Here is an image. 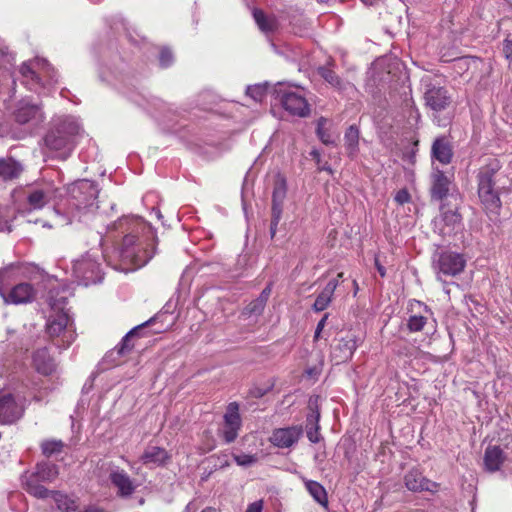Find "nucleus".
<instances>
[{
  "instance_id": "11",
  "label": "nucleus",
  "mask_w": 512,
  "mask_h": 512,
  "mask_svg": "<svg viewBox=\"0 0 512 512\" xmlns=\"http://www.w3.org/2000/svg\"><path fill=\"white\" fill-rule=\"evenodd\" d=\"M0 297L7 305H21L32 303L37 297V289L29 282H19L9 291L0 292Z\"/></svg>"
},
{
  "instance_id": "44",
  "label": "nucleus",
  "mask_w": 512,
  "mask_h": 512,
  "mask_svg": "<svg viewBox=\"0 0 512 512\" xmlns=\"http://www.w3.org/2000/svg\"><path fill=\"white\" fill-rule=\"evenodd\" d=\"M265 303H263L262 299H255L251 301L244 309V314L246 315H259L262 313L265 307Z\"/></svg>"
},
{
  "instance_id": "54",
  "label": "nucleus",
  "mask_w": 512,
  "mask_h": 512,
  "mask_svg": "<svg viewBox=\"0 0 512 512\" xmlns=\"http://www.w3.org/2000/svg\"><path fill=\"white\" fill-rule=\"evenodd\" d=\"M375 265H376V268H377V271L378 273L380 274L381 277H385L386 276V270L384 268V266H382L377 259H375Z\"/></svg>"
},
{
  "instance_id": "57",
  "label": "nucleus",
  "mask_w": 512,
  "mask_h": 512,
  "mask_svg": "<svg viewBox=\"0 0 512 512\" xmlns=\"http://www.w3.org/2000/svg\"><path fill=\"white\" fill-rule=\"evenodd\" d=\"M121 459L129 466V468L131 470H134L136 469L135 465H136V462H132L130 461L127 457L125 456H121Z\"/></svg>"
},
{
  "instance_id": "59",
  "label": "nucleus",
  "mask_w": 512,
  "mask_h": 512,
  "mask_svg": "<svg viewBox=\"0 0 512 512\" xmlns=\"http://www.w3.org/2000/svg\"><path fill=\"white\" fill-rule=\"evenodd\" d=\"M197 509L196 505L194 502H189L185 508V511L186 512H195Z\"/></svg>"
},
{
  "instance_id": "17",
  "label": "nucleus",
  "mask_w": 512,
  "mask_h": 512,
  "mask_svg": "<svg viewBox=\"0 0 512 512\" xmlns=\"http://www.w3.org/2000/svg\"><path fill=\"white\" fill-rule=\"evenodd\" d=\"M360 339L353 332H347L332 347L331 356L338 364L350 360L359 345Z\"/></svg>"
},
{
  "instance_id": "9",
  "label": "nucleus",
  "mask_w": 512,
  "mask_h": 512,
  "mask_svg": "<svg viewBox=\"0 0 512 512\" xmlns=\"http://www.w3.org/2000/svg\"><path fill=\"white\" fill-rule=\"evenodd\" d=\"M432 263L437 279L443 280V276L454 277L463 272L466 259L460 253L443 250L433 254Z\"/></svg>"
},
{
  "instance_id": "61",
  "label": "nucleus",
  "mask_w": 512,
  "mask_h": 512,
  "mask_svg": "<svg viewBox=\"0 0 512 512\" xmlns=\"http://www.w3.org/2000/svg\"><path fill=\"white\" fill-rule=\"evenodd\" d=\"M343 276H344L343 272H340L337 274V277L335 279L338 280V284L340 283V281L343 280Z\"/></svg>"
},
{
  "instance_id": "32",
  "label": "nucleus",
  "mask_w": 512,
  "mask_h": 512,
  "mask_svg": "<svg viewBox=\"0 0 512 512\" xmlns=\"http://www.w3.org/2000/svg\"><path fill=\"white\" fill-rule=\"evenodd\" d=\"M154 322V318H151L150 320H148L147 322L143 323L142 325H139L135 328H133L130 332H128L124 338L122 339L121 343L119 344V346H117L113 351H111L108 355H107V358H110V357H113L114 354L116 353L117 355L121 356V355H124L127 351H129L131 348H132V344H130V338L135 335V334H139L142 332V330L144 329V327L146 326H149L151 323Z\"/></svg>"
},
{
  "instance_id": "25",
  "label": "nucleus",
  "mask_w": 512,
  "mask_h": 512,
  "mask_svg": "<svg viewBox=\"0 0 512 512\" xmlns=\"http://www.w3.org/2000/svg\"><path fill=\"white\" fill-rule=\"evenodd\" d=\"M505 459L506 456L500 446L489 445L484 452V467L489 472H496L501 468Z\"/></svg>"
},
{
  "instance_id": "46",
  "label": "nucleus",
  "mask_w": 512,
  "mask_h": 512,
  "mask_svg": "<svg viewBox=\"0 0 512 512\" xmlns=\"http://www.w3.org/2000/svg\"><path fill=\"white\" fill-rule=\"evenodd\" d=\"M234 461L239 466L243 467H249L256 463L257 457L255 455L250 454H239V455H233Z\"/></svg>"
},
{
  "instance_id": "40",
  "label": "nucleus",
  "mask_w": 512,
  "mask_h": 512,
  "mask_svg": "<svg viewBox=\"0 0 512 512\" xmlns=\"http://www.w3.org/2000/svg\"><path fill=\"white\" fill-rule=\"evenodd\" d=\"M216 95L211 91H203L197 95L195 106L202 110H210L216 103Z\"/></svg>"
},
{
  "instance_id": "13",
  "label": "nucleus",
  "mask_w": 512,
  "mask_h": 512,
  "mask_svg": "<svg viewBox=\"0 0 512 512\" xmlns=\"http://www.w3.org/2000/svg\"><path fill=\"white\" fill-rule=\"evenodd\" d=\"M13 116L15 121L19 124H31L36 126L44 121V113L41 107L36 103H32L27 98L17 102Z\"/></svg>"
},
{
  "instance_id": "60",
  "label": "nucleus",
  "mask_w": 512,
  "mask_h": 512,
  "mask_svg": "<svg viewBox=\"0 0 512 512\" xmlns=\"http://www.w3.org/2000/svg\"><path fill=\"white\" fill-rule=\"evenodd\" d=\"M201 512H218L217 509L213 508V507H207L205 509H203Z\"/></svg>"
},
{
  "instance_id": "53",
  "label": "nucleus",
  "mask_w": 512,
  "mask_h": 512,
  "mask_svg": "<svg viewBox=\"0 0 512 512\" xmlns=\"http://www.w3.org/2000/svg\"><path fill=\"white\" fill-rule=\"evenodd\" d=\"M270 287H266L262 292L261 294L259 295V297L257 299H262L263 300V303L266 304L267 300H268V297L270 295Z\"/></svg>"
},
{
  "instance_id": "6",
  "label": "nucleus",
  "mask_w": 512,
  "mask_h": 512,
  "mask_svg": "<svg viewBox=\"0 0 512 512\" xmlns=\"http://www.w3.org/2000/svg\"><path fill=\"white\" fill-rule=\"evenodd\" d=\"M502 165L496 158H489L478 172V194L485 208L491 212L498 213L501 207V200L494 189V176L501 169Z\"/></svg>"
},
{
  "instance_id": "45",
  "label": "nucleus",
  "mask_w": 512,
  "mask_h": 512,
  "mask_svg": "<svg viewBox=\"0 0 512 512\" xmlns=\"http://www.w3.org/2000/svg\"><path fill=\"white\" fill-rule=\"evenodd\" d=\"M319 72L320 75L325 79V81H327L330 85L337 87L339 89L342 88L341 80L332 70L327 68H321Z\"/></svg>"
},
{
  "instance_id": "31",
  "label": "nucleus",
  "mask_w": 512,
  "mask_h": 512,
  "mask_svg": "<svg viewBox=\"0 0 512 512\" xmlns=\"http://www.w3.org/2000/svg\"><path fill=\"white\" fill-rule=\"evenodd\" d=\"M360 131L356 125H351L344 135V146L348 156L354 159L359 153Z\"/></svg>"
},
{
  "instance_id": "18",
  "label": "nucleus",
  "mask_w": 512,
  "mask_h": 512,
  "mask_svg": "<svg viewBox=\"0 0 512 512\" xmlns=\"http://www.w3.org/2000/svg\"><path fill=\"white\" fill-rule=\"evenodd\" d=\"M170 461L171 454L165 448L155 445H148L138 459L148 469L164 467Z\"/></svg>"
},
{
  "instance_id": "1",
  "label": "nucleus",
  "mask_w": 512,
  "mask_h": 512,
  "mask_svg": "<svg viewBox=\"0 0 512 512\" xmlns=\"http://www.w3.org/2000/svg\"><path fill=\"white\" fill-rule=\"evenodd\" d=\"M124 234L117 253L122 262L116 269L128 272L146 265L155 254L154 234L150 225L140 217H123L109 228Z\"/></svg>"
},
{
  "instance_id": "36",
  "label": "nucleus",
  "mask_w": 512,
  "mask_h": 512,
  "mask_svg": "<svg viewBox=\"0 0 512 512\" xmlns=\"http://www.w3.org/2000/svg\"><path fill=\"white\" fill-rule=\"evenodd\" d=\"M20 274V266L11 264L0 270V292L7 291V287L17 280Z\"/></svg>"
},
{
  "instance_id": "33",
  "label": "nucleus",
  "mask_w": 512,
  "mask_h": 512,
  "mask_svg": "<svg viewBox=\"0 0 512 512\" xmlns=\"http://www.w3.org/2000/svg\"><path fill=\"white\" fill-rule=\"evenodd\" d=\"M50 496L55 501L57 509L61 512H75L78 509L77 499L61 491H51Z\"/></svg>"
},
{
  "instance_id": "43",
  "label": "nucleus",
  "mask_w": 512,
  "mask_h": 512,
  "mask_svg": "<svg viewBox=\"0 0 512 512\" xmlns=\"http://www.w3.org/2000/svg\"><path fill=\"white\" fill-rule=\"evenodd\" d=\"M62 447L63 443L61 441L56 440L45 441L41 445L42 453L47 457H50L53 454L61 452Z\"/></svg>"
},
{
  "instance_id": "21",
  "label": "nucleus",
  "mask_w": 512,
  "mask_h": 512,
  "mask_svg": "<svg viewBox=\"0 0 512 512\" xmlns=\"http://www.w3.org/2000/svg\"><path fill=\"white\" fill-rule=\"evenodd\" d=\"M303 430L301 426L275 429L270 437L271 443L279 448H289L298 442Z\"/></svg>"
},
{
  "instance_id": "55",
  "label": "nucleus",
  "mask_w": 512,
  "mask_h": 512,
  "mask_svg": "<svg viewBox=\"0 0 512 512\" xmlns=\"http://www.w3.org/2000/svg\"><path fill=\"white\" fill-rule=\"evenodd\" d=\"M310 155L312 156V158L316 161L317 164L320 163L321 161V155H320V152L317 150V149H313L311 152H310Z\"/></svg>"
},
{
  "instance_id": "38",
  "label": "nucleus",
  "mask_w": 512,
  "mask_h": 512,
  "mask_svg": "<svg viewBox=\"0 0 512 512\" xmlns=\"http://www.w3.org/2000/svg\"><path fill=\"white\" fill-rule=\"evenodd\" d=\"M328 119L321 117L317 121L316 133L321 142L325 145L335 144V135L330 131L328 127Z\"/></svg>"
},
{
  "instance_id": "49",
  "label": "nucleus",
  "mask_w": 512,
  "mask_h": 512,
  "mask_svg": "<svg viewBox=\"0 0 512 512\" xmlns=\"http://www.w3.org/2000/svg\"><path fill=\"white\" fill-rule=\"evenodd\" d=\"M503 52L505 57L509 60L510 67L512 68V41L505 40L503 44Z\"/></svg>"
},
{
  "instance_id": "5",
  "label": "nucleus",
  "mask_w": 512,
  "mask_h": 512,
  "mask_svg": "<svg viewBox=\"0 0 512 512\" xmlns=\"http://www.w3.org/2000/svg\"><path fill=\"white\" fill-rule=\"evenodd\" d=\"M21 83L29 90L42 93L46 85L57 83V73L43 58H34L23 62L19 68Z\"/></svg>"
},
{
  "instance_id": "27",
  "label": "nucleus",
  "mask_w": 512,
  "mask_h": 512,
  "mask_svg": "<svg viewBox=\"0 0 512 512\" xmlns=\"http://www.w3.org/2000/svg\"><path fill=\"white\" fill-rule=\"evenodd\" d=\"M415 305L422 309L418 314L410 315L407 320V328L410 332H419L429 325V318L432 316L431 310L423 305L421 302L416 301Z\"/></svg>"
},
{
  "instance_id": "10",
  "label": "nucleus",
  "mask_w": 512,
  "mask_h": 512,
  "mask_svg": "<svg viewBox=\"0 0 512 512\" xmlns=\"http://www.w3.org/2000/svg\"><path fill=\"white\" fill-rule=\"evenodd\" d=\"M73 274L78 283L84 286L97 284L103 279L97 256L91 253H87L73 263Z\"/></svg>"
},
{
  "instance_id": "37",
  "label": "nucleus",
  "mask_w": 512,
  "mask_h": 512,
  "mask_svg": "<svg viewBox=\"0 0 512 512\" xmlns=\"http://www.w3.org/2000/svg\"><path fill=\"white\" fill-rule=\"evenodd\" d=\"M34 472L40 477L42 482L47 483L54 481L59 474L57 466L50 462L38 463Z\"/></svg>"
},
{
  "instance_id": "58",
  "label": "nucleus",
  "mask_w": 512,
  "mask_h": 512,
  "mask_svg": "<svg viewBox=\"0 0 512 512\" xmlns=\"http://www.w3.org/2000/svg\"><path fill=\"white\" fill-rule=\"evenodd\" d=\"M317 165H318V170L326 171L329 174H332V169H331V167L327 163H325L324 165H320V163H319Z\"/></svg>"
},
{
  "instance_id": "26",
  "label": "nucleus",
  "mask_w": 512,
  "mask_h": 512,
  "mask_svg": "<svg viewBox=\"0 0 512 512\" xmlns=\"http://www.w3.org/2000/svg\"><path fill=\"white\" fill-rule=\"evenodd\" d=\"M432 198L442 200L449 192L450 179L438 168H434L432 172Z\"/></svg>"
},
{
  "instance_id": "15",
  "label": "nucleus",
  "mask_w": 512,
  "mask_h": 512,
  "mask_svg": "<svg viewBox=\"0 0 512 512\" xmlns=\"http://www.w3.org/2000/svg\"><path fill=\"white\" fill-rule=\"evenodd\" d=\"M223 419L224 423L221 435L224 441L230 444L237 439L242 426L239 404L237 402H231L227 405Z\"/></svg>"
},
{
  "instance_id": "63",
  "label": "nucleus",
  "mask_w": 512,
  "mask_h": 512,
  "mask_svg": "<svg viewBox=\"0 0 512 512\" xmlns=\"http://www.w3.org/2000/svg\"><path fill=\"white\" fill-rule=\"evenodd\" d=\"M256 397H261L265 394V391L257 390V393H253Z\"/></svg>"
},
{
  "instance_id": "7",
  "label": "nucleus",
  "mask_w": 512,
  "mask_h": 512,
  "mask_svg": "<svg viewBox=\"0 0 512 512\" xmlns=\"http://www.w3.org/2000/svg\"><path fill=\"white\" fill-rule=\"evenodd\" d=\"M25 199L18 208V213L28 216L31 212L43 209L48 203L53 205L59 199V188L53 182L44 181L28 187Z\"/></svg>"
},
{
  "instance_id": "29",
  "label": "nucleus",
  "mask_w": 512,
  "mask_h": 512,
  "mask_svg": "<svg viewBox=\"0 0 512 512\" xmlns=\"http://www.w3.org/2000/svg\"><path fill=\"white\" fill-rule=\"evenodd\" d=\"M33 364L37 372L43 375H50L56 367L46 348L39 349L34 353Z\"/></svg>"
},
{
  "instance_id": "16",
  "label": "nucleus",
  "mask_w": 512,
  "mask_h": 512,
  "mask_svg": "<svg viewBox=\"0 0 512 512\" xmlns=\"http://www.w3.org/2000/svg\"><path fill=\"white\" fill-rule=\"evenodd\" d=\"M424 100L425 104L435 112L445 110L451 103L447 89L432 82L425 84Z\"/></svg>"
},
{
  "instance_id": "56",
  "label": "nucleus",
  "mask_w": 512,
  "mask_h": 512,
  "mask_svg": "<svg viewBox=\"0 0 512 512\" xmlns=\"http://www.w3.org/2000/svg\"><path fill=\"white\" fill-rule=\"evenodd\" d=\"M156 103L155 105H160L162 109L167 110L168 112L172 111V108L170 105H167L166 103L162 102L159 99H153Z\"/></svg>"
},
{
  "instance_id": "34",
  "label": "nucleus",
  "mask_w": 512,
  "mask_h": 512,
  "mask_svg": "<svg viewBox=\"0 0 512 512\" xmlns=\"http://www.w3.org/2000/svg\"><path fill=\"white\" fill-rule=\"evenodd\" d=\"M305 487L312 498L324 508L328 507V497L325 488L317 481L306 480Z\"/></svg>"
},
{
  "instance_id": "39",
  "label": "nucleus",
  "mask_w": 512,
  "mask_h": 512,
  "mask_svg": "<svg viewBox=\"0 0 512 512\" xmlns=\"http://www.w3.org/2000/svg\"><path fill=\"white\" fill-rule=\"evenodd\" d=\"M253 17L259 29L265 33L272 32L277 26L276 20L266 16L261 10L255 9Z\"/></svg>"
},
{
  "instance_id": "52",
  "label": "nucleus",
  "mask_w": 512,
  "mask_h": 512,
  "mask_svg": "<svg viewBox=\"0 0 512 512\" xmlns=\"http://www.w3.org/2000/svg\"><path fill=\"white\" fill-rule=\"evenodd\" d=\"M130 99L135 102L139 106H144V103L142 100H146V98L143 95L140 94H132L129 96Z\"/></svg>"
},
{
  "instance_id": "41",
  "label": "nucleus",
  "mask_w": 512,
  "mask_h": 512,
  "mask_svg": "<svg viewBox=\"0 0 512 512\" xmlns=\"http://www.w3.org/2000/svg\"><path fill=\"white\" fill-rule=\"evenodd\" d=\"M268 86L269 84L267 82L248 86L246 94L254 101L262 102L267 94Z\"/></svg>"
},
{
  "instance_id": "42",
  "label": "nucleus",
  "mask_w": 512,
  "mask_h": 512,
  "mask_svg": "<svg viewBox=\"0 0 512 512\" xmlns=\"http://www.w3.org/2000/svg\"><path fill=\"white\" fill-rule=\"evenodd\" d=\"M14 62V56L9 52L6 45L0 41V73L8 71Z\"/></svg>"
},
{
  "instance_id": "64",
  "label": "nucleus",
  "mask_w": 512,
  "mask_h": 512,
  "mask_svg": "<svg viewBox=\"0 0 512 512\" xmlns=\"http://www.w3.org/2000/svg\"><path fill=\"white\" fill-rule=\"evenodd\" d=\"M99 76H100L101 80L106 81V82H110V79L108 77H105L102 72L100 73Z\"/></svg>"
},
{
  "instance_id": "22",
  "label": "nucleus",
  "mask_w": 512,
  "mask_h": 512,
  "mask_svg": "<svg viewBox=\"0 0 512 512\" xmlns=\"http://www.w3.org/2000/svg\"><path fill=\"white\" fill-rule=\"evenodd\" d=\"M318 400V396L311 397L309 399V408L311 410V413L307 416L306 420L307 438L312 443H318L320 441V412L318 410Z\"/></svg>"
},
{
  "instance_id": "35",
  "label": "nucleus",
  "mask_w": 512,
  "mask_h": 512,
  "mask_svg": "<svg viewBox=\"0 0 512 512\" xmlns=\"http://www.w3.org/2000/svg\"><path fill=\"white\" fill-rule=\"evenodd\" d=\"M21 171V165L11 158L0 161V177L4 180L17 178Z\"/></svg>"
},
{
  "instance_id": "12",
  "label": "nucleus",
  "mask_w": 512,
  "mask_h": 512,
  "mask_svg": "<svg viewBox=\"0 0 512 512\" xmlns=\"http://www.w3.org/2000/svg\"><path fill=\"white\" fill-rule=\"evenodd\" d=\"M287 194L286 180L278 176L275 180L273 193H272V211H271V225L270 234L273 238L277 231V226L282 218L283 205Z\"/></svg>"
},
{
  "instance_id": "24",
  "label": "nucleus",
  "mask_w": 512,
  "mask_h": 512,
  "mask_svg": "<svg viewBox=\"0 0 512 512\" xmlns=\"http://www.w3.org/2000/svg\"><path fill=\"white\" fill-rule=\"evenodd\" d=\"M25 490L38 499H45L50 496V490L45 488L41 483L40 477L35 472L25 473L22 476Z\"/></svg>"
},
{
  "instance_id": "47",
  "label": "nucleus",
  "mask_w": 512,
  "mask_h": 512,
  "mask_svg": "<svg viewBox=\"0 0 512 512\" xmlns=\"http://www.w3.org/2000/svg\"><path fill=\"white\" fill-rule=\"evenodd\" d=\"M173 54L168 48H162L159 54V63L163 68L169 67L173 63Z\"/></svg>"
},
{
  "instance_id": "8",
  "label": "nucleus",
  "mask_w": 512,
  "mask_h": 512,
  "mask_svg": "<svg viewBox=\"0 0 512 512\" xmlns=\"http://www.w3.org/2000/svg\"><path fill=\"white\" fill-rule=\"evenodd\" d=\"M274 93L282 107L292 116L307 117L310 114V105L305 97L304 90L293 91L284 83L279 82L274 86Z\"/></svg>"
},
{
  "instance_id": "19",
  "label": "nucleus",
  "mask_w": 512,
  "mask_h": 512,
  "mask_svg": "<svg viewBox=\"0 0 512 512\" xmlns=\"http://www.w3.org/2000/svg\"><path fill=\"white\" fill-rule=\"evenodd\" d=\"M109 480L122 497L131 496L137 487L129 474L124 469L115 465L109 466Z\"/></svg>"
},
{
  "instance_id": "62",
  "label": "nucleus",
  "mask_w": 512,
  "mask_h": 512,
  "mask_svg": "<svg viewBox=\"0 0 512 512\" xmlns=\"http://www.w3.org/2000/svg\"><path fill=\"white\" fill-rule=\"evenodd\" d=\"M353 288H354V294L356 295V294H357V292H358V289H359V288H358V284H357V281H356V280H354V281H353Z\"/></svg>"
},
{
  "instance_id": "4",
  "label": "nucleus",
  "mask_w": 512,
  "mask_h": 512,
  "mask_svg": "<svg viewBox=\"0 0 512 512\" xmlns=\"http://www.w3.org/2000/svg\"><path fill=\"white\" fill-rule=\"evenodd\" d=\"M81 132V126L77 119L66 117L44 138L45 145L56 153L58 158L65 160L75 146V139Z\"/></svg>"
},
{
  "instance_id": "20",
  "label": "nucleus",
  "mask_w": 512,
  "mask_h": 512,
  "mask_svg": "<svg viewBox=\"0 0 512 512\" xmlns=\"http://www.w3.org/2000/svg\"><path fill=\"white\" fill-rule=\"evenodd\" d=\"M404 483L408 490L412 492L428 491L435 493L439 484L424 477L418 469H412L404 477Z\"/></svg>"
},
{
  "instance_id": "50",
  "label": "nucleus",
  "mask_w": 512,
  "mask_h": 512,
  "mask_svg": "<svg viewBox=\"0 0 512 512\" xmlns=\"http://www.w3.org/2000/svg\"><path fill=\"white\" fill-rule=\"evenodd\" d=\"M328 316H329V314H327V313L324 314L322 319L318 322L316 330H315V334H314V339L315 340H317L319 338L321 331L325 327V324H326V321L328 319Z\"/></svg>"
},
{
  "instance_id": "28",
  "label": "nucleus",
  "mask_w": 512,
  "mask_h": 512,
  "mask_svg": "<svg viewBox=\"0 0 512 512\" xmlns=\"http://www.w3.org/2000/svg\"><path fill=\"white\" fill-rule=\"evenodd\" d=\"M432 159L437 160L443 165H447L451 162L453 157L452 147L444 137L437 138L431 149Z\"/></svg>"
},
{
  "instance_id": "14",
  "label": "nucleus",
  "mask_w": 512,
  "mask_h": 512,
  "mask_svg": "<svg viewBox=\"0 0 512 512\" xmlns=\"http://www.w3.org/2000/svg\"><path fill=\"white\" fill-rule=\"evenodd\" d=\"M25 399L15 398L12 394L0 396V423L12 424L24 413Z\"/></svg>"
},
{
  "instance_id": "23",
  "label": "nucleus",
  "mask_w": 512,
  "mask_h": 512,
  "mask_svg": "<svg viewBox=\"0 0 512 512\" xmlns=\"http://www.w3.org/2000/svg\"><path fill=\"white\" fill-rule=\"evenodd\" d=\"M461 227V215L457 211L449 210L441 214L435 222V228L439 234L449 236Z\"/></svg>"
},
{
  "instance_id": "2",
  "label": "nucleus",
  "mask_w": 512,
  "mask_h": 512,
  "mask_svg": "<svg viewBox=\"0 0 512 512\" xmlns=\"http://www.w3.org/2000/svg\"><path fill=\"white\" fill-rule=\"evenodd\" d=\"M98 188L90 180H78L67 186L53 206L55 225L64 226L74 220L81 221L88 213L97 208Z\"/></svg>"
},
{
  "instance_id": "48",
  "label": "nucleus",
  "mask_w": 512,
  "mask_h": 512,
  "mask_svg": "<svg viewBox=\"0 0 512 512\" xmlns=\"http://www.w3.org/2000/svg\"><path fill=\"white\" fill-rule=\"evenodd\" d=\"M395 201L398 203V204H405L407 202L410 201V194L408 193V191L406 189H401L399 190L396 195H395Z\"/></svg>"
},
{
  "instance_id": "30",
  "label": "nucleus",
  "mask_w": 512,
  "mask_h": 512,
  "mask_svg": "<svg viewBox=\"0 0 512 512\" xmlns=\"http://www.w3.org/2000/svg\"><path fill=\"white\" fill-rule=\"evenodd\" d=\"M338 287V280L331 279L328 281L323 290L318 294L313 304V309L316 312L325 310L332 301L333 294Z\"/></svg>"
},
{
  "instance_id": "3",
  "label": "nucleus",
  "mask_w": 512,
  "mask_h": 512,
  "mask_svg": "<svg viewBox=\"0 0 512 512\" xmlns=\"http://www.w3.org/2000/svg\"><path fill=\"white\" fill-rule=\"evenodd\" d=\"M72 296L68 286L53 287L48 294L51 313L46 322V332L50 338H58L55 343L59 348L69 347L76 338L73 321L66 308L68 298Z\"/></svg>"
},
{
  "instance_id": "51",
  "label": "nucleus",
  "mask_w": 512,
  "mask_h": 512,
  "mask_svg": "<svg viewBox=\"0 0 512 512\" xmlns=\"http://www.w3.org/2000/svg\"><path fill=\"white\" fill-rule=\"evenodd\" d=\"M263 504L262 501H255L248 505L246 512H262Z\"/></svg>"
}]
</instances>
